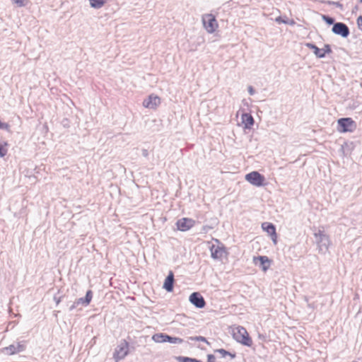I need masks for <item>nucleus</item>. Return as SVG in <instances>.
Returning <instances> with one entry per match:
<instances>
[{"mask_svg":"<svg viewBox=\"0 0 362 362\" xmlns=\"http://www.w3.org/2000/svg\"><path fill=\"white\" fill-rule=\"evenodd\" d=\"M230 331L233 338L238 343L248 347L253 344L252 339L245 327L240 325H233L230 327Z\"/></svg>","mask_w":362,"mask_h":362,"instance_id":"f257e3e1","label":"nucleus"},{"mask_svg":"<svg viewBox=\"0 0 362 362\" xmlns=\"http://www.w3.org/2000/svg\"><path fill=\"white\" fill-rule=\"evenodd\" d=\"M129 353V342L123 339L115 349L113 352V358L115 362L124 359Z\"/></svg>","mask_w":362,"mask_h":362,"instance_id":"f03ea898","label":"nucleus"},{"mask_svg":"<svg viewBox=\"0 0 362 362\" xmlns=\"http://www.w3.org/2000/svg\"><path fill=\"white\" fill-rule=\"evenodd\" d=\"M337 130L339 132H353L356 129V123L351 117H342L337 120Z\"/></svg>","mask_w":362,"mask_h":362,"instance_id":"7ed1b4c3","label":"nucleus"},{"mask_svg":"<svg viewBox=\"0 0 362 362\" xmlns=\"http://www.w3.org/2000/svg\"><path fill=\"white\" fill-rule=\"evenodd\" d=\"M245 180L256 187H262L265 185V177L257 171H252L245 175Z\"/></svg>","mask_w":362,"mask_h":362,"instance_id":"20e7f679","label":"nucleus"},{"mask_svg":"<svg viewBox=\"0 0 362 362\" xmlns=\"http://www.w3.org/2000/svg\"><path fill=\"white\" fill-rule=\"evenodd\" d=\"M314 235L319 249H328L329 240L324 230L318 229L317 231L314 233Z\"/></svg>","mask_w":362,"mask_h":362,"instance_id":"39448f33","label":"nucleus"},{"mask_svg":"<svg viewBox=\"0 0 362 362\" xmlns=\"http://www.w3.org/2000/svg\"><path fill=\"white\" fill-rule=\"evenodd\" d=\"M332 31L335 35H340L344 38L347 37L350 34V30L348 25L341 22L334 23L332 26Z\"/></svg>","mask_w":362,"mask_h":362,"instance_id":"423d86ee","label":"nucleus"},{"mask_svg":"<svg viewBox=\"0 0 362 362\" xmlns=\"http://www.w3.org/2000/svg\"><path fill=\"white\" fill-rule=\"evenodd\" d=\"M202 21L204 28L209 33H214L218 26L215 17L211 14H208L204 16Z\"/></svg>","mask_w":362,"mask_h":362,"instance_id":"0eeeda50","label":"nucleus"},{"mask_svg":"<svg viewBox=\"0 0 362 362\" xmlns=\"http://www.w3.org/2000/svg\"><path fill=\"white\" fill-rule=\"evenodd\" d=\"M195 224V221L189 218H182L177 221L176 226L179 230L187 231Z\"/></svg>","mask_w":362,"mask_h":362,"instance_id":"6e6552de","label":"nucleus"},{"mask_svg":"<svg viewBox=\"0 0 362 362\" xmlns=\"http://www.w3.org/2000/svg\"><path fill=\"white\" fill-rule=\"evenodd\" d=\"M160 103L158 96L151 95L143 102V105L149 109H155Z\"/></svg>","mask_w":362,"mask_h":362,"instance_id":"1a4fd4ad","label":"nucleus"},{"mask_svg":"<svg viewBox=\"0 0 362 362\" xmlns=\"http://www.w3.org/2000/svg\"><path fill=\"white\" fill-rule=\"evenodd\" d=\"M262 228L264 231H266L271 236L272 241L276 244V239H277V234L276 232L275 226L272 223L264 222L262 224Z\"/></svg>","mask_w":362,"mask_h":362,"instance_id":"9d476101","label":"nucleus"},{"mask_svg":"<svg viewBox=\"0 0 362 362\" xmlns=\"http://www.w3.org/2000/svg\"><path fill=\"white\" fill-rule=\"evenodd\" d=\"M189 301L199 308H202L205 306V300L202 296L199 293H193L189 296Z\"/></svg>","mask_w":362,"mask_h":362,"instance_id":"9b49d317","label":"nucleus"},{"mask_svg":"<svg viewBox=\"0 0 362 362\" xmlns=\"http://www.w3.org/2000/svg\"><path fill=\"white\" fill-rule=\"evenodd\" d=\"M255 264H259V267L264 272H266L271 266L272 261L266 256H259L254 258Z\"/></svg>","mask_w":362,"mask_h":362,"instance_id":"f8f14e48","label":"nucleus"},{"mask_svg":"<svg viewBox=\"0 0 362 362\" xmlns=\"http://www.w3.org/2000/svg\"><path fill=\"white\" fill-rule=\"evenodd\" d=\"M4 349L8 354L13 355L23 351L25 349V346L22 343H18L17 344H11Z\"/></svg>","mask_w":362,"mask_h":362,"instance_id":"ddd939ff","label":"nucleus"},{"mask_svg":"<svg viewBox=\"0 0 362 362\" xmlns=\"http://www.w3.org/2000/svg\"><path fill=\"white\" fill-rule=\"evenodd\" d=\"M173 283L174 274L173 272H170L168 276L165 279L163 288H165L168 292L172 291L173 290Z\"/></svg>","mask_w":362,"mask_h":362,"instance_id":"4468645a","label":"nucleus"},{"mask_svg":"<svg viewBox=\"0 0 362 362\" xmlns=\"http://www.w3.org/2000/svg\"><path fill=\"white\" fill-rule=\"evenodd\" d=\"M308 48L312 49L313 51L314 54L317 58H325V52H322V49H320L315 44L311 42H307L305 45Z\"/></svg>","mask_w":362,"mask_h":362,"instance_id":"2eb2a0df","label":"nucleus"},{"mask_svg":"<svg viewBox=\"0 0 362 362\" xmlns=\"http://www.w3.org/2000/svg\"><path fill=\"white\" fill-rule=\"evenodd\" d=\"M243 123L245 125V128L250 129L255 122L253 117L249 113H244L242 115Z\"/></svg>","mask_w":362,"mask_h":362,"instance_id":"dca6fc26","label":"nucleus"},{"mask_svg":"<svg viewBox=\"0 0 362 362\" xmlns=\"http://www.w3.org/2000/svg\"><path fill=\"white\" fill-rule=\"evenodd\" d=\"M152 339L156 341V342H158V343H162V342H167L168 340V335L167 334H154L152 337Z\"/></svg>","mask_w":362,"mask_h":362,"instance_id":"f3484780","label":"nucleus"},{"mask_svg":"<svg viewBox=\"0 0 362 362\" xmlns=\"http://www.w3.org/2000/svg\"><path fill=\"white\" fill-rule=\"evenodd\" d=\"M107 1V0H89L90 6L94 8H101Z\"/></svg>","mask_w":362,"mask_h":362,"instance_id":"a211bd4d","label":"nucleus"},{"mask_svg":"<svg viewBox=\"0 0 362 362\" xmlns=\"http://www.w3.org/2000/svg\"><path fill=\"white\" fill-rule=\"evenodd\" d=\"M8 144L7 141H0V157L4 158L8 153Z\"/></svg>","mask_w":362,"mask_h":362,"instance_id":"6ab92c4d","label":"nucleus"},{"mask_svg":"<svg viewBox=\"0 0 362 362\" xmlns=\"http://www.w3.org/2000/svg\"><path fill=\"white\" fill-rule=\"evenodd\" d=\"M322 3L327 4L328 5H334L337 8H339L341 11H344V6L339 1H322Z\"/></svg>","mask_w":362,"mask_h":362,"instance_id":"aec40b11","label":"nucleus"},{"mask_svg":"<svg viewBox=\"0 0 362 362\" xmlns=\"http://www.w3.org/2000/svg\"><path fill=\"white\" fill-rule=\"evenodd\" d=\"M322 18L327 25H334V24L336 23L334 22L335 21L334 18L332 17H330L329 16L322 15Z\"/></svg>","mask_w":362,"mask_h":362,"instance_id":"412c9836","label":"nucleus"},{"mask_svg":"<svg viewBox=\"0 0 362 362\" xmlns=\"http://www.w3.org/2000/svg\"><path fill=\"white\" fill-rule=\"evenodd\" d=\"M168 341L173 344H181L183 340L178 337H172L168 335Z\"/></svg>","mask_w":362,"mask_h":362,"instance_id":"4be33fe9","label":"nucleus"},{"mask_svg":"<svg viewBox=\"0 0 362 362\" xmlns=\"http://www.w3.org/2000/svg\"><path fill=\"white\" fill-rule=\"evenodd\" d=\"M92 298H93V293L90 290H89L87 291V293L86 294L85 300H84V303H86V305H88L90 303Z\"/></svg>","mask_w":362,"mask_h":362,"instance_id":"5701e85b","label":"nucleus"},{"mask_svg":"<svg viewBox=\"0 0 362 362\" xmlns=\"http://www.w3.org/2000/svg\"><path fill=\"white\" fill-rule=\"evenodd\" d=\"M276 21L277 23H284V24H291V25H293V24L295 23V22L293 21H291V22L289 23L288 19H286V20L283 19L281 16L277 17L276 18Z\"/></svg>","mask_w":362,"mask_h":362,"instance_id":"b1692460","label":"nucleus"},{"mask_svg":"<svg viewBox=\"0 0 362 362\" xmlns=\"http://www.w3.org/2000/svg\"><path fill=\"white\" fill-rule=\"evenodd\" d=\"M322 52H325V57H326V54L332 53V50L330 45L325 44L322 48Z\"/></svg>","mask_w":362,"mask_h":362,"instance_id":"393cba45","label":"nucleus"},{"mask_svg":"<svg viewBox=\"0 0 362 362\" xmlns=\"http://www.w3.org/2000/svg\"><path fill=\"white\" fill-rule=\"evenodd\" d=\"M15 4H16L18 6H24L25 5V1L26 0H12Z\"/></svg>","mask_w":362,"mask_h":362,"instance_id":"a878e982","label":"nucleus"},{"mask_svg":"<svg viewBox=\"0 0 362 362\" xmlns=\"http://www.w3.org/2000/svg\"><path fill=\"white\" fill-rule=\"evenodd\" d=\"M0 129H6L7 131H9L10 125L8 123L1 122Z\"/></svg>","mask_w":362,"mask_h":362,"instance_id":"bb28decb","label":"nucleus"},{"mask_svg":"<svg viewBox=\"0 0 362 362\" xmlns=\"http://www.w3.org/2000/svg\"><path fill=\"white\" fill-rule=\"evenodd\" d=\"M206 245H207L208 249H210V250H212V249H226V247H224L223 246H221V247L217 246L216 248H215V245H210L209 243H207Z\"/></svg>","mask_w":362,"mask_h":362,"instance_id":"cd10ccee","label":"nucleus"},{"mask_svg":"<svg viewBox=\"0 0 362 362\" xmlns=\"http://www.w3.org/2000/svg\"><path fill=\"white\" fill-rule=\"evenodd\" d=\"M191 339L192 340L197 341H204V342L206 341V339L204 337H201V336L196 337H192Z\"/></svg>","mask_w":362,"mask_h":362,"instance_id":"c85d7f7f","label":"nucleus"},{"mask_svg":"<svg viewBox=\"0 0 362 362\" xmlns=\"http://www.w3.org/2000/svg\"><path fill=\"white\" fill-rule=\"evenodd\" d=\"M215 361H216V358L214 355H212V354L208 355V362H215Z\"/></svg>","mask_w":362,"mask_h":362,"instance_id":"c756f323","label":"nucleus"},{"mask_svg":"<svg viewBox=\"0 0 362 362\" xmlns=\"http://www.w3.org/2000/svg\"><path fill=\"white\" fill-rule=\"evenodd\" d=\"M248 93L251 95H253L255 93V90L253 88L252 86H250L248 87Z\"/></svg>","mask_w":362,"mask_h":362,"instance_id":"7c9ffc66","label":"nucleus"},{"mask_svg":"<svg viewBox=\"0 0 362 362\" xmlns=\"http://www.w3.org/2000/svg\"><path fill=\"white\" fill-rule=\"evenodd\" d=\"M217 351L221 354L223 356H226V355L229 354L228 351L223 349H218Z\"/></svg>","mask_w":362,"mask_h":362,"instance_id":"2f4dec72","label":"nucleus"},{"mask_svg":"<svg viewBox=\"0 0 362 362\" xmlns=\"http://www.w3.org/2000/svg\"><path fill=\"white\" fill-rule=\"evenodd\" d=\"M221 250H214V252H212L211 253V256L216 259V258H218V253L221 252Z\"/></svg>","mask_w":362,"mask_h":362,"instance_id":"473e14b6","label":"nucleus"},{"mask_svg":"<svg viewBox=\"0 0 362 362\" xmlns=\"http://www.w3.org/2000/svg\"><path fill=\"white\" fill-rule=\"evenodd\" d=\"M142 156L144 157H147L148 156V152L146 149H142Z\"/></svg>","mask_w":362,"mask_h":362,"instance_id":"72a5a7b5","label":"nucleus"},{"mask_svg":"<svg viewBox=\"0 0 362 362\" xmlns=\"http://www.w3.org/2000/svg\"><path fill=\"white\" fill-rule=\"evenodd\" d=\"M355 10H358V6H356L354 7V10H353V13L354 12V11H355Z\"/></svg>","mask_w":362,"mask_h":362,"instance_id":"f704fd0d","label":"nucleus"},{"mask_svg":"<svg viewBox=\"0 0 362 362\" xmlns=\"http://www.w3.org/2000/svg\"><path fill=\"white\" fill-rule=\"evenodd\" d=\"M359 2H360V3H362V0H359Z\"/></svg>","mask_w":362,"mask_h":362,"instance_id":"c9c22d12","label":"nucleus"}]
</instances>
